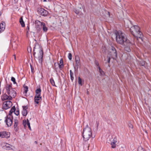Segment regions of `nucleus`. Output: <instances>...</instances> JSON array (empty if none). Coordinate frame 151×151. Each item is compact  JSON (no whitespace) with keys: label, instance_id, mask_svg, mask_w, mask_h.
<instances>
[{"label":"nucleus","instance_id":"1","mask_svg":"<svg viewBox=\"0 0 151 151\" xmlns=\"http://www.w3.org/2000/svg\"><path fill=\"white\" fill-rule=\"evenodd\" d=\"M116 40L117 43L122 45H130V41L125 36L124 34L121 31L115 33Z\"/></svg>","mask_w":151,"mask_h":151},{"label":"nucleus","instance_id":"2","mask_svg":"<svg viewBox=\"0 0 151 151\" xmlns=\"http://www.w3.org/2000/svg\"><path fill=\"white\" fill-rule=\"evenodd\" d=\"M130 30L132 34L137 39L142 38V33L140 31V28L138 26L134 25L131 27Z\"/></svg>","mask_w":151,"mask_h":151},{"label":"nucleus","instance_id":"3","mask_svg":"<svg viewBox=\"0 0 151 151\" xmlns=\"http://www.w3.org/2000/svg\"><path fill=\"white\" fill-rule=\"evenodd\" d=\"M83 139L85 141L89 140L92 136V131L91 128L87 125L86 127L83 130Z\"/></svg>","mask_w":151,"mask_h":151},{"label":"nucleus","instance_id":"4","mask_svg":"<svg viewBox=\"0 0 151 151\" xmlns=\"http://www.w3.org/2000/svg\"><path fill=\"white\" fill-rule=\"evenodd\" d=\"M5 88L6 89L7 93L12 99L16 96L17 93L14 89L12 87L11 84H7Z\"/></svg>","mask_w":151,"mask_h":151},{"label":"nucleus","instance_id":"5","mask_svg":"<svg viewBox=\"0 0 151 151\" xmlns=\"http://www.w3.org/2000/svg\"><path fill=\"white\" fill-rule=\"evenodd\" d=\"M1 99L2 101L6 100L3 104H9L10 103H12L10 101L12 99L11 98H10L9 96H8L6 94H4L2 96Z\"/></svg>","mask_w":151,"mask_h":151},{"label":"nucleus","instance_id":"6","mask_svg":"<svg viewBox=\"0 0 151 151\" xmlns=\"http://www.w3.org/2000/svg\"><path fill=\"white\" fill-rule=\"evenodd\" d=\"M13 117L6 116L5 117V122L8 127L11 126L12 124Z\"/></svg>","mask_w":151,"mask_h":151},{"label":"nucleus","instance_id":"7","mask_svg":"<svg viewBox=\"0 0 151 151\" xmlns=\"http://www.w3.org/2000/svg\"><path fill=\"white\" fill-rule=\"evenodd\" d=\"M10 136V133L6 131L0 132V137L1 138H8Z\"/></svg>","mask_w":151,"mask_h":151},{"label":"nucleus","instance_id":"8","mask_svg":"<svg viewBox=\"0 0 151 151\" xmlns=\"http://www.w3.org/2000/svg\"><path fill=\"white\" fill-rule=\"evenodd\" d=\"M110 51L111 53V54H110V55L113 58H115L116 57V52L114 47H111V48L110 50Z\"/></svg>","mask_w":151,"mask_h":151},{"label":"nucleus","instance_id":"9","mask_svg":"<svg viewBox=\"0 0 151 151\" xmlns=\"http://www.w3.org/2000/svg\"><path fill=\"white\" fill-rule=\"evenodd\" d=\"M43 23L37 20L35 21L36 28L38 30L40 31L41 29Z\"/></svg>","mask_w":151,"mask_h":151},{"label":"nucleus","instance_id":"10","mask_svg":"<svg viewBox=\"0 0 151 151\" xmlns=\"http://www.w3.org/2000/svg\"><path fill=\"white\" fill-rule=\"evenodd\" d=\"M28 106H22L23 110L22 112V115L24 116H26L28 114L27 109L28 108Z\"/></svg>","mask_w":151,"mask_h":151},{"label":"nucleus","instance_id":"11","mask_svg":"<svg viewBox=\"0 0 151 151\" xmlns=\"http://www.w3.org/2000/svg\"><path fill=\"white\" fill-rule=\"evenodd\" d=\"M23 124L24 127H26L27 126L29 129L30 130H32L30 126V123L28 119H27V120H23Z\"/></svg>","mask_w":151,"mask_h":151},{"label":"nucleus","instance_id":"12","mask_svg":"<svg viewBox=\"0 0 151 151\" xmlns=\"http://www.w3.org/2000/svg\"><path fill=\"white\" fill-rule=\"evenodd\" d=\"M1 146L4 149L7 150L10 149L12 147V145L5 142L2 143L1 144Z\"/></svg>","mask_w":151,"mask_h":151},{"label":"nucleus","instance_id":"13","mask_svg":"<svg viewBox=\"0 0 151 151\" xmlns=\"http://www.w3.org/2000/svg\"><path fill=\"white\" fill-rule=\"evenodd\" d=\"M43 54V53L42 50L40 49L39 50V54L38 57V61L40 63H41L42 62Z\"/></svg>","mask_w":151,"mask_h":151},{"label":"nucleus","instance_id":"14","mask_svg":"<svg viewBox=\"0 0 151 151\" xmlns=\"http://www.w3.org/2000/svg\"><path fill=\"white\" fill-rule=\"evenodd\" d=\"M130 43L131 44L129 45V44H127L128 45H123L124 46L125 50L128 52H130L131 51L130 47L133 44V43L130 41Z\"/></svg>","mask_w":151,"mask_h":151},{"label":"nucleus","instance_id":"15","mask_svg":"<svg viewBox=\"0 0 151 151\" xmlns=\"http://www.w3.org/2000/svg\"><path fill=\"white\" fill-rule=\"evenodd\" d=\"M5 28V23L4 21H2V23L0 24V33L3 31Z\"/></svg>","mask_w":151,"mask_h":151},{"label":"nucleus","instance_id":"16","mask_svg":"<svg viewBox=\"0 0 151 151\" xmlns=\"http://www.w3.org/2000/svg\"><path fill=\"white\" fill-rule=\"evenodd\" d=\"M38 11L40 12L41 15L43 16H46L47 14V11L43 8H40Z\"/></svg>","mask_w":151,"mask_h":151},{"label":"nucleus","instance_id":"17","mask_svg":"<svg viewBox=\"0 0 151 151\" xmlns=\"http://www.w3.org/2000/svg\"><path fill=\"white\" fill-rule=\"evenodd\" d=\"M117 142V139L116 138H114L111 142V145L112 148H115L116 146V143Z\"/></svg>","mask_w":151,"mask_h":151},{"label":"nucleus","instance_id":"18","mask_svg":"<svg viewBox=\"0 0 151 151\" xmlns=\"http://www.w3.org/2000/svg\"><path fill=\"white\" fill-rule=\"evenodd\" d=\"M75 60L76 66L77 67V68H78L80 64V60L78 56L76 57Z\"/></svg>","mask_w":151,"mask_h":151},{"label":"nucleus","instance_id":"19","mask_svg":"<svg viewBox=\"0 0 151 151\" xmlns=\"http://www.w3.org/2000/svg\"><path fill=\"white\" fill-rule=\"evenodd\" d=\"M15 110V106H13L12 108L11 109L10 111L9 112V114L7 116H11L13 117L12 115V113L13 112V111H14Z\"/></svg>","mask_w":151,"mask_h":151},{"label":"nucleus","instance_id":"20","mask_svg":"<svg viewBox=\"0 0 151 151\" xmlns=\"http://www.w3.org/2000/svg\"><path fill=\"white\" fill-rule=\"evenodd\" d=\"M41 97L40 96H37L36 95L35 97V102L36 103L38 104L39 103V102L38 101H40L41 99Z\"/></svg>","mask_w":151,"mask_h":151},{"label":"nucleus","instance_id":"21","mask_svg":"<svg viewBox=\"0 0 151 151\" xmlns=\"http://www.w3.org/2000/svg\"><path fill=\"white\" fill-rule=\"evenodd\" d=\"M11 106L10 104H2V108L6 110L9 108Z\"/></svg>","mask_w":151,"mask_h":151},{"label":"nucleus","instance_id":"22","mask_svg":"<svg viewBox=\"0 0 151 151\" xmlns=\"http://www.w3.org/2000/svg\"><path fill=\"white\" fill-rule=\"evenodd\" d=\"M18 124V121L17 119L14 120V127L16 130H17V126Z\"/></svg>","mask_w":151,"mask_h":151},{"label":"nucleus","instance_id":"23","mask_svg":"<svg viewBox=\"0 0 151 151\" xmlns=\"http://www.w3.org/2000/svg\"><path fill=\"white\" fill-rule=\"evenodd\" d=\"M42 28L44 32H46L48 30L46 26L45 23H43L42 24Z\"/></svg>","mask_w":151,"mask_h":151},{"label":"nucleus","instance_id":"24","mask_svg":"<svg viewBox=\"0 0 151 151\" xmlns=\"http://www.w3.org/2000/svg\"><path fill=\"white\" fill-rule=\"evenodd\" d=\"M41 90L40 88H39L36 90V95L38 96H40Z\"/></svg>","mask_w":151,"mask_h":151},{"label":"nucleus","instance_id":"25","mask_svg":"<svg viewBox=\"0 0 151 151\" xmlns=\"http://www.w3.org/2000/svg\"><path fill=\"white\" fill-rule=\"evenodd\" d=\"M19 22L22 27H24L25 26V24L24 22L22 17L21 18L19 19Z\"/></svg>","mask_w":151,"mask_h":151},{"label":"nucleus","instance_id":"26","mask_svg":"<svg viewBox=\"0 0 151 151\" xmlns=\"http://www.w3.org/2000/svg\"><path fill=\"white\" fill-rule=\"evenodd\" d=\"M83 81H82L80 77H79L78 78V83L79 85H80L81 86H82L83 83Z\"/></svg>","mask_w":151,"mask_h":151},{"label":"nucleus","instance_id":"27","mask_svg":"<svg viewBox=\"0 0 151 151\" xmlns=\"http://www.w3.org/2000/svg\"><path fill=\"white\" fill-rule=\"evenodd\" d=\"M70 79L72 81L74 79L73 78V73L72 72L71 70H70Z\"/></svg>","mask_w":151,"mask_h":151},{"label":"nucleus","instance_id":"28","mask_svg":"<svg viewBox=\"0 0 151 151\" xmlns=\"http://www.w3.org/2000/svg\"><path fill=\"white\" fill-rule=\"evenodd\" d=\"M24 93H25V94H26L28 91V87L27 86H24Z\"/></svg>","mask_w":151,"mask_h":151},{"label":"nucleus","instance_id":"29","mask_svg":"<svg viewBox=\"0 0 151 151\" xmlns=\"http://www.w3.org/2000/svg\"><path fill=\"white\" fill-rule=\"evenodd\" d=\"M99 69L100 75L101 76L104 75V72L101 69L100 67H99Z\"/></svg>","mask_w":151,"mask_h":151},{"label":"nucleus","instance_id":"30","mask_svg":"<svg viewBox=\"0 0 151 151\" xmlns=\"http://www.w3.org/2000/svg\"><path fill=\"white\" fill-rule=\"evenodd\" d=\"M50 82L51 83V84L54 86H55V82L53 78H51L50 79Z\"/></svg>","mask_w":151,"mask_h":151},{"label":"nucleus","instance_id":"31","mask_svg":"<svg viewBox=\"0 0 151 151\" xmlns=\"http://www.w3.org/2000/svg\"><path fill=\"white\" fill-rule=\"evenodd\" d=\"M13 112H14V114L17 116H18L19 114V111L18 110H16V109L15 111H13Z\"/></svg>","mask_w":151,"mask_h":151},{"label":"nucleus","instance_id":"32","mask_svg":"<svg viewBox=\"0 0 151 151\" xmlns=\"http://www.w3.org/2000/svg\"><path fill=\"white\" fill-rule=\"evenodd\" d=\"M11 81L13 82L14 84H16L15 79L14 77H12L11 79Z\"/></svg>","mask_w":151,"mask_h":151},{"label":"nucleus","instance_id":"33","mask_svg":"<svg viewBox=\"0 0 151 151\" xmlns=\"http://www.w3.org/2000/svg\"><path fill=\"white\" fill-rule=\"evenodd\" d=\"M68 59L70 60H71L72 59V55L70 53H69L68 54Z\"/></svg>","mask_w":151,"mask_h":151},{"label":"nucleus","instance_id":"34","mask_svg":"<svg viewBox=\"0 0 151 151\" xmlns=\"http://www.w3.org/2000/svg\"><path fill=\"white\" fill-rule=\"evenodd\" d=\"M105 60L107 62H108V63H110V57L109 56H107V60H106V59H105Z\"/></svg>","mask_w":151,"mask_h":151},{"label":"nucleus","instance_id":"35","mask_svg":"<svg viewBox=\"0 0 151 151\" xmlns=\"http://www.w3.org/2000/svg\"><path fill=\"white\" fill-rule=\"evenodd\" d=\"M128 126H129V127L130 128H131V129H133V126L131 123H129L128 124Z\"/></svg>","mask_w":151,"mask_h":151},{"label":"nucleus","instance_id":"36","mask_svg":"<svg viewBox=\"0 0 151 151\" xmlns=\"http://www.w3.org/2000/svg\"><path fill=\"white\" fill-rule=\"evenodd\" d=\"M140 64L142 66H144L145 64V62L144 61H142L140 63Z\"/></svg>","mask_w":151,"mask_h":151},{"label":"nucleus","instance_id":"37","mask_svg":"<svg viewBox=\"0 0 151 151\" xmlns=\"http://www.w3.org/2000/svg\"><path fill=\"white\" fill-rule=\"evenodd\" d=\"M61 64H63V60L62 58L60 60V63L59 64V65H61Z\"/></svg>","mask_w":151,"mask_h":151},{"label":"nucleus","instance_id":"38","mask_svg":"<svg viewBox=\"0 0 151 151\" xmlns=\"http://www.w3.org/2000/svg\"><path fill=\"white\" fill-rule=\"evenodd\" d=\"M138 151H144V150L142 147H139L138 148Z\"/></svg>","mask_w":151,"mask_h":151},{"label":"nucleus","instance_id":"39","mask_svg":"<svg viewBox=\"0 0 151 151\" xmlns=\"http://www.w3.org/2000/svg\"><path fill=\"white\" fill-rule=\"evenodd\" d=\"M63 67V64L59 65V68H62Z\"/></svg>","mask_w":151,"mask_h":151},{"label":"nucleus","instance_id":"40","mask_svg":"<svg viewBox=\"0 0 151 151\" xmlns=\"http://www.w3.org/2000/svg\"><path fill=\"white\" fill-rule=\"evenodd\" d=\"M75 12L76 14H78L79 13V12L78 11H77V10H76L75 11Z\"/></svg>","mask_w":151,"mask_h":151},{"label":"nucleus","instance_id":"41","mask_svg":"<svg viewBox=\"0 0 151 151\" xmlns=\"http://www.w3.org/2000/svg\"><path fill=\"white\" fill-rule=\"evenodd\" d=\"M87 150H89V144H87Z\"/></svg>","mask_w":151,"mask_h":151},{"label":"nucleus","instance_id":"42","mask_svg":"<svg viewBox=\"0 0 151 151\" xmlns=\"http://www.w3.org/2000/svg\"><path fill=\"white\" fill-rule=\"evenodd\" d=\"M108 16L110 17V13L109 12H108Z\"/></svg>","mask_w":151,"mask_h":151},{"label":"nucleus","instance_id":"43","mask_svg":"<svg viewBox=\"0 0 151 151\" xmlns=\"http://www.w3.org/2000/svg\"><path fill=\"white\" fill-rule=\"evenodd\" d=\"M96 64L97 65H99V64H98V63L97 62H96Z\"/></svg>","mask_w":151,"mask_h":151},{"label":"nucleus","instance_id":"44","mask_svg":"<svg viewBox=\"0 0 151 151\" xmlns=\"http://www.w3.org/2000/svg\"><path fill=\"white\" fill-rule=\"evenodd\" d=\"M14 59L15 60H16V57H15V55H14Z\"/></svg>","mask_w":151,"mask_h":151},{"label":"nucleus","instance_id":"45","mask_svg":"<svg viewBox=\"0 0 151 151\" xmlns=\"http://www.w3.org/2000/svg\"><path fill=\"white\" fill-rule=\"evenodd\" d=\"M47 1V0H43V1L46 2Z\"/></svg>","mask_w":151,"mask_h":151},{"label":"nucleus","instance_id":"46","mask_svg":"<svg viewBox=\"0 0 151 151\" xmlns=\"http://www.w3.org/2000/svg\"><path fill=\"white\" fill-rule=\"evenodd\" d=\"M28 27V29H29V27Z\"/></svg>","mask_w":151,"mask_h":151},{"label":"nucleus","instance_id":"47","mask_svg":"<svg viewBox=\"0 0 151 151\" xmlns=\"http://www.w3.org/2000/svg\"><path fill=\"white\" fill-rule=\"evenodd\" d=\"M1 119L0 118V120H1Z\"/></svg>","mask_w":151,"mask_h":151},{"label":"nucleus","instance_id":"48","mask_svg":"<svg viewBox=\"0 0 151 151\" xmlns=\"http://www.w3.org/2000/svg\"><path fill=\"white\" fill-rule=\"evenodd\" d=\"M150 112H151V110H150Z\"/></svg>","mask_w":151,"mask_h":151}]
</instances>
